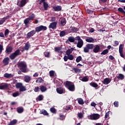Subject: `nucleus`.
I'll use <instances>...</instances> for the list:
<instances>
[{
  "label": "nucleus",
  "instance_id": "obj_59",
  "mask_svg": "<svg viewBox=\"0 0 125 125\" xmlns=\"http://www.w3.org/2000/svg\"><path fill=\"white\" fill-rule=\"evenodd\" d=\"M2 50H3V46H2V45H0V53L2 52Z\"/></svg>",
  "mask_w": 125,
  "mask_h": 125
},
{
  "label": "nucleus",
  "instance_id": "obj_44",
  "mask_svg": "<svg viewBox=\"0 0 125 125\" xmlns=\"http://www.w3.org/2000/svg\"><path fill=\"white\" fill-rule=\"evenodd\" d=\"M43 96H42V95H40L37 98V100L39 101H42V100H43Z\"/></svg>",
  "mask_w": 125,
  "mask_h": 125
},
{
  "label": "nucleus",
  "instance_id": "obj_21",
  "mask_svg": "<svg viewBox=\"0 0 125 125\" xmlns=\"http://www.w3.org/2000/svg\"><path fill=\"white\" fill-rule=\"evenodd\" d=\"M31 77L28 75H25L23 78V80L25 83H30L31 81Z\"/></svg>",
  "mask_w": 125,
  "mask_h": 125
},
{
  "label": "nucleus",
  "instance_id": "obj_29",
  "mask_svg": "<svg viewBox=\"0 0 125 125\" xmlns=\"http://www.w3.org/2000/svg\"><path fill=\"white\" fill-rule=\"evenodd\" d=\"M13 49V48H12V47H11V46H8V47H6V52L7 53H9L10 52H12Z\"/></svg>",
  "mask_w": 125,
  "mask_h": 125
},
{
  "label": "nucleus",
  "instance_id": "obj_30",
  "mask_svg": "<svg viewBox=\"0 0 125 125\" xmlns=\"http://www.w3.org/2000/svg\"><path fill=\"white\" fill-rule=\"evenodd\" d=\"M72 70L76 74L78 73H81V72H82V70L81 69H79L77 67L72 68Z\"/></svg>",
  "mask_w": 125,
  "mask_h": 125
},
{
  "label": "nucleus",
  "instance_id": "obj_1",
  "mask_svg": "<svg viewBox=\"0 0 125 125\" xmlns=\"http://www.w3.org/2000/svg\"><path fill=\"white\" fill-rule=\"evenodd\" d=\"M47 29V27L43 25H40L39 26H37L35 28V30H33L27 33V38L30 39L31 37H33V36H34V35L36 34V32L39 33L41 32V31H46Z\"/></svg>",
  "mask_w": 125,
  "mask_h": 125
},
{
  "label": "nucleus",
  "instance_id": "obj_38",
  "mask_svg": "<svg viewBox=\"0 0 125 125\" xmlns=\"http://www.w3.org/2000/svg\"><path fill=\"white\" fill-rule=\"evenodd\" d=\"M43 82V80H42V78L40 77L36 81V83H42Z\"/></svg>",
  "mask_w": 125,
  "mask_h": 125
},
{
  "label": "nucleus",
  "instance_id": "obj_33",
  "mask_svg": "<svg viewBox=\"0 0 125 125\" xmlns=\"http://www.w3.org/2000/svg\"><path fill=\"white\" fill-rule=\"evenodd\" d=\"M78 102L79 104H80V105H83V104H84L83 100V99H82V98L78 99Z\"/></svg>",
  "mask_w": 125,
  "mask_h": 125
},
{
  "label": "nucleus",
  "instance_id": "obj_46",
  "mask_svg": "<svg viewBox=\"0 0 125 125\" xmlns=\"http://www.w3.org/2000/svg\"><path fill=\"white\" fill-rule=\"evenodd\" d=\"M54 73H55V72L53 70H51L49 71V75H50V77H51V78L54 77Z\"/></svg>",
  "mask_w": 125,
  "mask_h": 125
},
{
  "label": "nucleus",
  "instance_id": "obj_63",
  "mask_svg": "<svg viewBox=\"0 0 125 125\" xmlns=\"http://www.w3.org/2000/svg\"><path fill=\"white\" fill-rule=\"evenodd\" d=\"M37 77H39V73L36 72V73L33 75V77H34V78H37Z\"/></svg>",
  "mask_w": 125,
  "mask_h": 125
},
{
  "label": "nucleus",
  "instance_id": "obj_39",
  "mask_svg": "<svg viewBox=\"0 0 125 125\" xmlns=\"http://www.w3.org/2000/svg\"><path fill=\"white\" fill-rule=\"evenodd\" d=\"M43 7L44 10H47V8H48V4L46 3V2H44Z\"/></svg>",
  "mask_w": 125,
  "mask_h": 125
},
{
  "label": "nucleus",
  "instance_id": "obj_58",
  "mask_svg": "<svg viewBox=\"0 0 125 125\" xmlns=\"http://www.w3.org/2000/svg\"><path fill=\"white\" fill-rule=\"evenodd\" d=\"M118 45H119V42H118L117 41H115L114 42V44L113 46H118Z\"/></svg>",
  "mask_w": 125,
  "mask_h": 125
},
{
  "label": "nucleus",
  "instance_id": "obj_60",
  "mask_svg": "<svg viewBox=\"0 0 125 125\" xmlns=\"http://www.w3.org/2000/svg\"><path fill=\"white\" fill-rule=\"evenodd\" d=\"M56 21V18L55 17H52L51 19V21L53 22V21Z\"/></svg>",
  "mask_w": 125,
  "mask_h": 125
},
{
  "label": "nucleus",
  "instance_id": "obj_40",
  "mask_svg": "<svg viewBox=\"0 0 125 125\" xmlns=\"http://www.w3.org/2000/svg\"><path fill=\"white\" fill-rule=\"evenodd\" d=\"M82 59H83V58H82V56H78L76 60L77 63H79V62H81V61H82Z\"/></svg>",
  "mask_w": 125,
  "mask_h": 125
},
{
  "label": "nucleus",
  "instance_id": "obj_37",
  "mask_svg": "<svg viewBox=\"0 0 125 125\" xmlns=\"http://www.w3.org/2000/svg\"><path fill=\"white\" fill-rule=\"evenodd\" d=\"M23 111H24V109L22 107H18L17 108V112H18V113H19L20 114H21V113H23Z\"/></svg>",
  "mask_w": 125,
  "mask_h": 125
},
{
  "label": "nucleus",
  "instance_id": "obj_20",
  "mask_svg": "<svg viewBox=\"0 0 125 125\" xmlns=\"http://www.w3.org/2000/svg\"><path fill=\"white\" fill-rule=\"evenodd\" d=\"M40 90L41 92H45L47 90V88L45 86L42 85L40 86Z\"/></svg>",
  "mask_w": 125,
  "mask_h": 125
},
{
  "label": "nucleus",
  "instance_id": "obj_32",
  "mask_svg": "<svg viewBox=\"0 0 125 125\" xmlns=\"http://www.w3.org/2000/svg\"><path fill=\"white\" fill-rule=\"evenodd\" d=\"M40 114H42L44 116H47L48 115V113H47V111H46V110L44 109H42V110H41Z\"/></svg>",
  "mask_w": 125,
  "mask_h": 125
},
{
  "label": "nucleus",
  "instance_id": "obj_5",
  "mask_svg": "<svg viewBox=\"0 0 125 125\" xmlns=\"http://www.w3.org/2000/svg\"><path fill=\"white\" fill-rule=\"evenodd\" d=\"M76 41H78L77 47L79 48H82L83 45V41L81 39V37L77 36L76 37Z\"/></svg>",
  "mask_w": 125,
  "mask_h": 125
},
{
  "label": "nucleus",
  "instance_id": "obj_42",
  "mask_svg": "<svg viewBox=\"0 0 125 125\" xmlns=\"http://www.w3.org/2000/svg\"><path fill=\"white\" fill-rule=\"evenodd\" d=\"M119 52H122L124 51V45L123 44H121L119 46Z\"/></svg>",
  "mask_w": 125,
  "mask_h": 125
},
{
  "label": "nucleus",
  "instance_id": "obj_16",
  "mask_svg": "<svg viewBox=\"0 0 125 125\" xmlns=\"http://www.w3.org/2000/svg\"><path fill=\"white\" fill-rule=\"evenodd\" d=\"M14 77V75L12 74H9L6 73L4 74V78H6V79H11Z\"/></svg>",
  "mask_w": 125,
  "mask_h": 125
},
{
  "label": "nucleus",
  "instance_id": "obj_12",
  "mask_svg": "<svg viewBox=\"0 0 125 125\" xmlns=\"http://www.w3.org/2000/svg\"><path fill=\"white\" fill-rule=\"evenodd\" d=\"M96 41V40H95V39L89 37H86V39H85V42H89L92 43H94Z\"/></svg>",
  "mask_w": 125,
  "mask_h": 125
},
{
  "label": "nucleus",
  "instance_id": "obj_50",
  "mask_svg": "<svg viewBox=\"0 0 125 125\" xmlns=\"http://www.w3.org/2000/svg\"><path fill=\"white\" fill-rule=\"evenodd\" d=\"M6 19V18H3V19L1 20L0 21V25H2V24H3V23H4V22H5Z\"/></svg>",
  "mask_w": 125,
  "mask_h": 125
},
{
  "label": "nucleus",
  "instance_id": "obj_26",
  "mask_svg": "<svg viewBox=\"0 0 125 125\" xmlns=\"http://www.w3.org/2000/svg\"><path fill=\"white\" fill-rule=\"evenodd\" d=\"M90 85L91 86H92V87H94L96 89H98L97 88L98 87V84L97 83H95L94 82H91L89 83Z\"/></svg>",
  "mask_w": 125,
  "mask_h": 125
},
{
  "label": "nucleus",
  "instance_id": "obj_49",
  "mask_svg": "<svg viewBox=\"0 0 125 125\" xmlns=\"http://www.w3.org/2000/svg\"><path fill=\"white\" fill-rule=\"evenodd\" d=\"M109 115H110V111H108L105 113V120L106 119H109V117H110Z\"/></svg>",
  "mask_w": 125,
  "mask_h": 125
},
{
  "label": "nucleus",
  "instance_id": "obj_8",
  "mask_svg": "<svg viewBox=\"0 0 125 125\" xmlns=\"http://www.w3.org/2000/svg\"><path fill=\"white\" fill-rule=\"evenodd\" d=\"M99 118H100V115L97 113H94L88 116V119H89V120H98Z\"/></svg>",
  "mask_w": 125,
  "mask_h": 125
},
{
  "label": "nucleus",
  "instance_id": "obj_3",
  "mask_svg": "<svg viewBox=\"0 0 125 125\" xmlns=\"http://www.w3.org/2000/svg\"><path fill=\"white\" fill-rule=\"evenodd\" d=\"M18 67H20V71L22 73H27V64L25 62H20L18 64Z\"/></svg>",
  "mask_w": 125,
  "mask_h": 125
},
{
  "label": "nucleus",
  "instance_id": "obj_35",
  "mask_svg": "<svg viewBox=\"0 0 125 125\" xmlns=\"http://www.w3.org/2000/svg\"><path fill=\"white\" fill-rule=\"evenodd\" d=\"M109 53V50L108 49L104 50L101 53V55H106V54H108Z\"/></svg>",
  "mask_w": 125,
  "mask_h": 125
},
{
  "label": "nucleus",
  "instance_id": "obj_43",
  "mask_svg": "<svg viewBox=\"0 0 125 125\" xmlns=\"http://www.w3.org/2000/svg\"><path fill=\"white\" fill-rule=\"evenodd\" d=\"M23 86L21 83H17L16 84V87L17 88H20Z\"/></svg>",
  "mask_w": 125,
  "mask_h": 125
},
{
  "label": "nucleus",
  "instance_id": "obj_13",
  "mask_svg": "<svg viewBox=\"0 0 125 125\" xmlns=\"http://www.w3.org/2000/svg\"><path fill=\"white\" fill-rule=\"evenodd\" d=\"M57 25V21H54L50 24L49 25V29H53L54 30V29H56V26Z\"/></svg>",
  "mask_w": 125,
  "mask_h": 125
},
{
  "label": "nucleus",
  "instance_id": "obj_9",
  "mask_svg": "<svg viewBox=\"0 0 125 125\" xmlns=\"http://www.w3.org/2000/svg\"><path fill=\"white\" fill-rule=\"evenodd\" d=\"M101 46L100 44H93V51L94 53L100 52Z\"/></svg>",
  "mask_w": 125,
  "mask_h": 125
},
{
  "label": "nucleus",
  "instance_id": "obj_10",
  "mask_svg": "<svg viewBox=\"0 0 125 125\" xmlns=\"http://www.w3.org/2000/svg\"><path fill=\"white\" fill-rule=\"evenodd\" d=\"M67 21L64 18H61L59 20V24L62 27H64L66 25Z\"/></svg>",
  "mask_w": 125,
  "mask_h": 125
},
{
  "label": "nucleus",
  "instance_id": "obj_61",
  "mask_svg": "<svg viewBox=\"0 0 125 125\" xmlns=\"http://www.w3.org/2000/svg\"><path fill=\"white\" fill-rule=\"evenodd\" d=\"M60 120L62 121H63V120L65 119V116L64 115H60Z\"/></svg>",
  "mask_w": 125,
  "mask_h": 125
},
{
  "label": "nucleus",
  "instance_id": "obj_53",
  "mask_svg": "<svg viewBox=\"0 0 125 125\" xmlns=\"http://www.w3.org/2000/svg\"><path fill=\"white\" fill-rule=\"evenodd\" d=\"M86 12L88 14H92L93 13L94 11L91 10L87 9Z\"/></svg>",
  "mask_w": 125,
  "mask_h": 125
},
{
  "label": "nucleus",
  "instance_id": "obj_48",
  "mask_svg": "<svg viewBox=\"0 0 125 125\" xmlns=\"http://www.w3.org/2000/svg\"><path fill=\"white\" fill-rule=\"evenodd\" d=\"M19 92H16L13 93V97H17V96H19Z\"/></svg>",
  "mask_w": 125,
  "mask_h": 125
},
{
  "label": "nucleus",
  "instance_id": "obj_64",
  "mask_svg": "<svg viewBox=\"0 0 125 125\" xmlns=\"http://www.w3.org/2000/svg\"><path fill=\"white\" fill-rule=\"evenodd\" d=\"M119 53L121 57H122L123 58H125V55H124V54H123V52H119Z\"/></svg>",
  "mask_w": 125,
  "mask_h": 125
},
{
  "label": "nucleus",
  "instance_id": "obj_14",
  "mask_svg": "<svg viewBox=\"0 0 125 125\" xmlns=\"http://www.w3.org/2000/svg\"><path fill=\"white\" fill-rule=\"evenodd\" d=\"M8 86H9V84L3 83L0 85V89H6L8 88Z\"/></svg>",
  "mask_w": 125,
  "mask_h": 125
},
{
  "label": "nucleus",
  "instance_id": "obj_23",
  "mask_svg": "<svg viewBox=\"0 0 125 125\" xmlns=\"http://www.w3.org/2000/svg\"><path fill=\"white\" fill-rule=\"evenodd\" d=\"M57 92L60 94H62L65 93V90L63 89V88H57Z\"/></svg>",
  "mask_w": 125,
  "mask_h": 125
},
{
  "label": "nucleus",
  "instance_id": "obj_28",
  "mask_svg": "<svg viewBox=\"0 0 125 125\" xmlns=\"http://www.w3.org/2000/svg\"><path fill=\"white\" fill-rule=\"evenodd\" d=\"M66 35H67V33H66V30H62L60 33V37H61V38L64 37V36H66Z\"/></svg>",
  "mask_w": 125,
  "mask_h": 125
},
{
  "label": "nucleus",
  "instance_id": "obj_18",
  "mask_svg": "<svg viewBox=\"0 0 125 125\" xmlns=\"http://www.w3.org/2000/svg\"><path fill=\"white\" fill-rule=\"evenodd\" d=\"M3 63L4 64V66H6L9 64V58L6 57L2 61Z\"/></svg>",
  "mask_w": 125,
  "mask_h": 125
},
{
  "label": "nucleus",
  "instance_id": "obj_4",
  "mask_svg": "<svg viewBox=\"0 0 125 125\" xmlns=\"http://www.w3.org/2000/svg\"><path fill=\"white\" fill-rule=\"evenodd\" d=\"M19 55H21V52H20V50L17 49L15 51V52L11 54L9 57L11 60H14V59H15V58Z\"/></svg>",
  "mask_w": 125,
  "mask_h": 125
},
{
  "label": "nucleus",
  "instance_id": "obj_55",
  "mask_svg": "<svg viewBox=\"0 0 125 125\" xmlns=\"http://www.w3.org/2000/svg\"><path fill=\"white\" fill-rule=\"evenodd\" d=\"M114 105L115 107H119V102L118 101L114 102Z\"/></svg>",
  "mask_w": 125,
  "mask_h": 125
},
{
  "label": "nucleus",
  "instance_id": "obj_54",
  "mask_svg": "<svg viewBox=\"0 0 125 125\" xmlns=\"http://www.w3.org/2000/svg\"><path fill=\"white\" fill-rule=\"evenodd\" d=\"M26 87L22 86L21 88H20V91H25Z\"/></svg>",
  "mask_w": 125,
  "mask_h": 125
},
{
  "label": "nucleus",
  "instance_id": "obj_19",
  "mask_svg": "<svg viewBox=\"0 0 125 125\" xmlns=\"http://www.w3.org/2000/svg\"><path fill=\"white\" fill-rule=\"evenodd\" d=\"M26 3L27 0H21L19 4V6H20V7H23V6H24Z\"/></svg>",
  "mask_w": 125,
  "mask_h": 125
},
{
  "label": "nucleus",
  "instance_id": "obj_41",
  "mask_svg": "<svg viewBox=\"0 0 125 125\" xmlns=\"http://www.w3.org/2000/svg\"><path fill=\"white\" fill-rule=\"evenodd\" d=\"M67 57H68V60L71 61L74 60V58H75L74 56L72 54L67 55Z\"/></svg>",
  "mask_w": 125,
  "mask_h": 125
},
{
  "label": "nucleus",
  "instance_id": "obj_51",
  "mask_svg": "<svg viewBox=\"0 0 125 125\" xmlns=\"http://www.w3.org/2000/svg\"><path fill=\"white\" fill-rule=\"evenodd\" d=\"M9 34V30L6 29L5 30V32H4V36L5 37H6V36H8V34Z\"/></svg>",
  "mask_w": 125,
  "mask_h": 125
},
{
  "label": "nucleus",
  "instance_id": "obj_56",
  "mask_svg": "<svg viewBox=\"0 0 125 125\" xmlns=\"http://www.w3.org/2000/svg\"><path fill=\"white\" fill-rule=\"evenodd\" d=\"M63 59H64V61H65V62H67V61H68V59H69L68 56H64L63 57Z\"/></svg>",
  "mask_w": 125,
  "mask_h": 125
},
{
  "label": "nucleus",
  "instance_id": "obj_25",
  "mask_svg": "<svg viewBox=\"0 0 125 125\" xmlns=\"http://www.w3.org/2000/svg\"><path fill=\"white\" fill-rule=\"evenodd\" d=\"M74 49H75V48L74 47H72L70 49H68L66 51V54L67 55H71V53L73 52V51H74Z\"/></svg>",
  "mask_w": 125,
  "mask_h": 125
},
{
  "label": "nucleus",
  "instance_id": "obj_7",
  "mask_svg": "<svg viewBox=\"0 0 125 125\" xmlns=\"http://www.w3.org/2000/svg\"><path fill=\"white\" fill-rule=\"evenodd\" d=\"M34 18H35V15L32 14L31 16H30L28 18L24 20V23L25 24L26 27L28 26V24L30 23V21L34 20Z\"/></svg>",
  "mask_w": 125,
  "mask_h": 125
},
{
  "label": "nucleus",
  "instance_id": "obj_27",
  "mask_svg": "<svg viewBox=\"0 0 125 125\" xmlns=\"http://www.w3.org/2000/svg\"><path fill=\"white\" fill-rule=\"evenodd\" d=\"M117 79L121 81H123L125 79V75L124 74L120 73L118 76H117Z\"/></svg>",
  "mask_w": 125,
  "mask_h": 125
},
{
  "label": "nucleus",
  "instance_id": "obj_11",
  "mask_svg": "<svg viewBox=\"0 0 125 125\" xmlns=\"http://www.w3.org/2000/svg\"><path fill=\"white\" fill-rule=\"evenodd\" d=\"M75 41H76V37L74 38L73 36H70L68 37V39L65 42V43L69 44L70 42H75Z\"/></svg>",
  "mask_w": 125,
  "mask_h": 125
},
{
  "label": "nucleus",
  "instance_id": "obj_36",
  "mask_svg": "<svg viewBox=\"0 0 125 125\" xmlns=\"http://www.w3.org/2000/svg\"><path fill=\"white\" fill-rule=\"evenodd\" d=\"M44 55L45 57H47V58H49L50 57V53L49 52H44Z\"/></svg>",
  "mask_w": 125,
  "mask_h": 125
},
{
  "label": "nucleus",
  "instance_id": "obj_47",
  "mask_svg": "<svg viewBox=\"0 0 125 125\" xmlns=\"http://www.w3.org/2000/svg\"><path fill=\"white\" fill-rule=\"evenodd\" d=\"M77 116L79 118V119H83V115L82 113L78 112L77 114Z\"/></svg>",
  "mask_w": 125,
  "mask_h": 125
},
{
  "label": "nucleus",
  "instance_id": "obj_62",
  "mask_svg": "<svg viewBox=\"0 0 125 125\" xmlns=\"http://www.w3.org/2000/svg\"><path fill=\"white\" fill-rule=\"evenodd\" d=\"M91 106H92V107H95V106H96V104H95L94 102H93L91 103Z\"/></svg>",
  "mask_w": 125,
  "mask_h": 125
},
{
  "label": "nucleus",
  "instance_id": "obj_57",
  "mask_svg": "<svg viewBox=\"0 0 125 125\" xmlns=\"http://www.w3.org/2000/svg\"><path fill=\"white\" fill-rule=\"evenodd\" d=\"M39 90H40V87H35V88H34L35 92H38V91H39Z\"/></svg>",
  "mask_w": 125,
  "mask_h": 125
},
{
  "label": "nucleus",
  "instance_id": "obj_24",
  "mask_svg": "<svg viewBox=\"0 0 125 125\" xmlns=\"http://www.w3.org/2000/svg\"><path fill=\"white\" fill-rule=\"evenodd\" d=\"M55 51H56L57 52H58L59 54H62L63 53V52L61 51V49H62V48L61 47H56L54 48Z\"/></svg>",
  "mask_w": 125,
  "mask_h": 125
},
{
  "label": "nucleus",
  "instance_id": "obj_2",
  "mask_svg": "<svg viewBox=\"0 0 125 125\" xmlns=\"http://www.w3.org/2000/svg\"><path fill=\"white\" fill-rule=\"evenodd\" d=\"M65 86L68 90H70V91H75V85L71 82L66 81L65 82Z\"/></svg>",
  "mask_w": 125,
  "mask_h": 125
},
{
  "label": "nucleus",
  "instance_id": "obj_17",
  "mask_svg": "<svg viewBox=\"0 0 125 125\" xmlns=\"http://www.w3.org/2000/svg\"><path fill=\"white\" fill-rule=\"evenodd\" d=\"M111 79L106 78L102 82L104 84H109L111 83Z\"/></svg>",
  "mask_w": 125,
  "mask_h": 125
},
{
  "label": "nucleus",
  "instance_id": "obj_31",
  "mask_svg": "<svg viewBox=\"0 0 125 125\" xmlns=\"http://www.w3.org/2000/svg\"><path fill=\"white\" fill-rule=\"evenodd\" d=\"M18 121L16 119H14L13 120L10 121V122L9 124V125H16L18 123Z\"/></svg>",
  "mask_w": 125,
  "mask_h": 125
},
{
  "label": "nucleus",
  "instance_id": "obj_22",
  "mask_svg": "<svg viewBox=\"0 0 125 125\" xmlns=\"http://www.w3.org/2000/svg\"><path fill=\"white\" fill-rule=\"evenodd\" d=\"M78 31H79V28L74 26L70 27V33H76Z\"/></svg>",
  "mask_w": 125,
  "mask_h": 125
},
{
  "label": "nucleus",
  "instance_id": "obj_15",
  "mask_svg": "<svg viewBox=\"0 0 125 125\" xmlns=\"http://www.w3.org/2000/svg\"><path fill=\"white\" fill-rule=\"evenodd\" d=\"M54 11H61L62 10V7L60 5L53 6Z\"/></svg>",
  "mask_w": 125,
  "mask_h": 125
},
{
  "label": "nucleus",
  "instance_id": "obj_45",
  "mask_svg": "<svg viewBox=\"0 0 125 125\" xmlns=\"http://www.w3.org/2000/svg\"><path fill=\"white\" fill-rule=\"evenodd\" d=\"M81 81L82 82H88V78H87L86 76L83 77Z\"/></svg>",
  "mask_w": 125,
  "mask_h": 125
},
{
  "label": "nucleus",
  "instance_id": "obj_34",
  "mask_svg": "<svg viewBox=\"0 0 125 125\" xmlns=\"http://www.w3.org/2000/svg\"><path fill=\"white\" fill-rule=\"evenodd\" d=\"M31 46V45L30 44L27 43L25 44V46L24 47V50H29V48H30V47Z\"/></svg>",
  "mask_w": 125,
  "mask_h": 125
},
{
  "label": "nucleus",
  "instance_id": "obj_52",
  "mask_svg": "<svg viewBox=\"0 0 125 125\" xmlns=\"http://www.w3.org/2000/svg\"><path fill=\"white\" fill-rule=\"evenodd\" d=\"M51 113H56V109L54 107H51L50 109Z\"/></svg>",
  "mask_w": 125,
  "mask_h": 125
},
{
  "label": "nucleus",
  "instance_id": "obj_6",
  "mask_svg": "<svg viewBox=\"0 0 125 125\" xmlns=\"http://www.w3.org/2000/svg\"><path fill=\"white\" fill-rule=\"evenodd\" d=\"M90 49H93V44L88 43L83 48V52L85 53H88Z\"/></svg>",
  "mask_w": 125,
  "mask_h": 125
}]
</instances>
